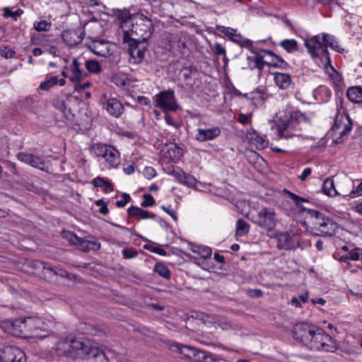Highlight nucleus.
I'll list each match as a JSON object with an SVG mask.
<instances>
[{
    "label": "nucleus",
    "mask_w": 362,
    "mask_h": 362,
    "mask_svg": "<svg viewBox=\"0 0 362 362\" xmlns=\"http://www.w3.org/2000/svg\"><path fill=\"white\" fill-rule=\"evenodd\" d=\"M133 18L134 16H131L129 13H124L119 15L118 20L119 21V26L124 34L132 25Z\"/></svg>",
    "instance_id": "obj_34"
},
{
    "label": "nucleus",
    "mask_w": 362,
    "mask_h": 362,
    "mask_svg": "<svg viewBox=\"0 0 362 362\" xmlns=\"http://www.w3.org/2000/svg\"><path fill=\"white\" fill-rule=\"evenodd\" d=\"M154 272L164 279H169L170 276V271L163 263L158 262L154 266Z\"/></svg>",
    "instance_id": "obj_39"
},
{
    "label": "nucleus",
    "mask_w": 362,
    "mask_h": 362,
    "mask_svg": "<svg viewBox=\"0 0 362 362\" xmlns=\"http://www.w3.org/2000/svg\"><path fill=\"white\" fill-rule=\"evenodd\" d=\"M58 83V78L56 76H50L47 80L42 82L39 86L40 89L42 90H48L51 87L57 85Z\"/></svg>",
    "instance_id": "obj_41"
},
{
    "label": "nucleus",
    "mask_w": 362,
    "mask_h": 362,
    "mask_svg": "<svg viewBox=\"0 0 362 362\" xmlns=\"http://www.w3.org/2000/svg\"><path fill=\"white\" fill-rule=\"evenodd\" d=\"M122 253L124 257L126 259L134 258L138 255L136 250H135L134 248H129V247L124 248L122 250Z\"/></svg>",
    "instance_id": "obj_50"
},
{
    "label": "nucleus",
    "mask_w": 362,
    "mask_h": 362,
    "mask_svg": "<svg viewBox=\"0 0 362 362\" xmlns=\"http://www.w3.org/2000/svg\"><path fill=\"white\" fill-rule=\"evenodd\" d=\"M27 317L17 319L14 321H6L2 325L6 332L17 337L28 338Z\"/></svg>",
    "instance_id": "obj_13"
},
{
    "label": "nucleus",
    "mask_w": 362,
    "mask_h": 362,
    "mask_svg": "<svg viewBox=\"0 0 362 362\" xmlns=\"http://www.w3.org/2000/svg\"><path fill=\"white\" fill-rule=\"evenodd\" d=\"M193 252L199 254L204 259H207L211 255V250L206 246H197L192 250Z\"/></svg>",
    "instance_id": "obj_44"
},
{
    "label": "nucleus",
    "mask_w": 362,
    "mask_h": 362,
    "mask_svg": "<svg viewBox=\"0 0 362 362\" xmlns=\"http://www.w3.org/2000/svg\"><path fill=\"white\" fill-rule=\"evenodd\" d=\"M346 95L352 103H362V88L358 86L351 87L347 90Z\"/></svg>",
    "instance_id": "obj_30"
},
{
    "label": "nucleus",
    "mask_w": 362,
    "mask_h": 362,
    "mask_svg": "<svg viewBox=\"0 0 362 362\" xmlns=\"http://www.w3.org/2000/svg\"><path fill=\"white\" fill-rule=\"evenodd\" d=\"M129 43L128 52L130 56L129 62L133 64L141 63L145 55L146 45L145 42L126 41Z\"/></svg>",
    "instance_id": "obj_19"
},
{
    "label": "nucleus",
    "mask_w": 362,
    "mask_h": 362,
    "mask_svg": "<svg viewBox=\"0 0 362 362\" xmlns=\"http://www.w3.org/2000/svg\"><path fill=\"white\" fill-rule=\"evenodd\" d=\"M221 134V129L218 127L209 129L199 128L195 139L201 142L211 141L218 137Z\"/></svg>",
    "instance_id": "obj_23"
},
{
    "label": "nucleus",
    "mask_w": 362,
    "mask_h": 362,
    "mask_svg": "<svg viewBox=\"0 0 362 362\" xmlns=\"http://www.w3.org/2000/svg\"><path fill=\"white\" fill-rule=\"evenodd\" d=\"M309 214L312 226L307 230L310 233L317 236H332L336 233L338 225L334 221L317 211L310 210Z\"/></svg>",
    "instance_id": "obj_2"
},
{
    "label": "nucleus",
    "mask_w": 362,
    "mask_h": 362,
    "mask_svg": "<svg viewBox=\"0 0 362 362\" xmlns=\"http://www.w3.org/2000/svg\"><path fill=\"white\" fill-rule=\"evenodd\" d=\"M111 81L119 88L129 86L131 83L128 76L122 72L115 73L111 77Z\"/></svg>",
    "instance_id": "obj_29"
},
{
    "label": "nucleus",
    "mask_w": 362,
    "mask_h": 362,
    "mask_svg": "<svg viewBox=\"0 0 362 362\" xmlns=\"http://www.w3.org/2000/svg\"><path fill=\"white\" fill-rule=\"evenodd\" d=\"M352 129V122L346 113H337L331 134L335 143L339 144L348 137Z\"/></svg>",
    "instance_id": "obj_6"
},
{
    "label": "nucleus",
    "mask_w": 362,
    "mask_h": 362,
    "mask_svg": "<svg viewBox=\"0 0 362 362\" xmlns=\"http://www.w3.org/2000/svg\"><path fill=\"white\" fill-rule=\"evenodd\" d=\"M216 358H217V356H216L211 353L206 351L204 361H203V362H216Z\"/></svg>",
    "instance_id": "obj_64"
},
{
    "label": "nucleus",
    "mask_w": 362,
    "mask_h": 362,
    "mask_svg": "<svg viewBox=\"0 0 362 362\" xmlns=\"http://www.w3.org/2000/svg\"><path fill=\"white\" fill-rule=\"evenodd\" d=\"M205 353H206L205 351L194 349V351L192 354V358L190 360H192L194 362H203V361H204Z\"/></svg>",
    "instance_id": "obj_48"
},
{
    "label": "nucleus",
    "mask_w": 362,
    "mask_h": 362,
    "mask_svg": "<svg viewBox=\"0 0 362 362\" xmlns=\"http://www.w3.org/2000/svg\"><path fill=\"white\" fill-rule=\"evenodd\" d=\"M16 158L21 162L42 171L48 172L50 169V165L48 162L45 161L42 157L35 154L20 152L16 155Z\"/></svg>",
    "instance_id": "obj_15"
},
{
    "label": "nucleus",
    "mask_w": 362,
    "mask_h": 362,
    "mask_svg": "<svg viewBox=\"0 0 362 362\" xmlns=\"http://www.w3.org/2000/svg\"><path fill=\"white\" fill-rule=\"evenodd\" d=\"M262 54H258L255 57H248L247 59L254 62L255 67L258 69H262L264 64L269 66H278L279 63H282V59L276 56L272 52L263 50Z\"/></svg>",
    "instance_id": "obj_14"
},
{
    "label": "nucleus",
    "mask_w": 362,
    "mask_h": 362,
    "mask_svg": "<svg viewBox=\"0 0 362 362\" xmlns=\"http://www.w3.org/2000/svg\"><path fill=\"white\" fill-rule=\"evenodd\" d=\"M312 173V169L310 168H307L303 170L301 175L298 176V178L302 181H305Z\"/></svg>",
    "instance_id": "obj_59"
},
{
    "label": "nucleus",
    "mask_w": 362,
    "mask_h": 362,
    "mask_svg": "<svg viewBox=\"0 0 362 362\" xmlns=\"http://www.w3.org/2000/svg\"><path fill=\"white\" fill-rule=\"evenodd\" d=\"M31 267L35 269H41L43 279L48 281H57L59 277L71 279V274L66 270L47 262L35 260L32 262Z\"/></svg>",
    "instance_id": "obj_8"
},
{
    "label": "nucleus",
    "mask_w": 362,
    "mask_h": 362,
    "mask_svg": "<svg viewBox=\"0 0 362 362\" xmlns=\"http://www.w3.org/2000/svg\"><path fill=\"white\" fill-rule=\"evenodd\" d=\"M88 49L95 55L107 58L113 54L115 46L103 40H95L88 45Z\"/></svg>",
    "instance_id": "obj_17"
},
{
    "label": "nucleus",
    "mask_w": 362,
    "mask_h": 362,
    "mask_svg": "<svg viewBox=\"0 0 362 362\" xmlns=\"http://www.w3.org/2000/svg\"><path fill=\"white\" fill-rule=\"evenodd\" d=\"M103 108L115 118L119 117L124 110L123 105L115 98L107 99L103 105Z\"/></svg>",
    "instance_id": "obj_22"
},
{
    "label": "nucleus",
    "mask_w": 362,
    "mask_h": 362,
    "mask_svg": "<svg viewBox=\"0 0 362 362\" xmlns=\"http://www.w3.org/2000/svg\"><path fill=\"white\" fill-rule=\"evenodd\" d=\"M236 43L245 47H250L252 45V42L250 40L244 38L242 35L241 39H238V41Z\"/></svg>",
    "instance_id": "obj_61"
},
{
    "label": "nucleus",
    "mask_w": 362,
    "mask_h": 362,
    "mask_svg": "<svg viewBox=\"0 0 362 362\" xmlns=\"http://www.w3.org/2000/svg\"><path fill=\"white\" fill-rule=\"evenodd\" d=\"M52 26V23L45 20L35 22L33 25L34 28L39 32L48 31Z\"/></svg>",
    "instance_id": "obj_45"
},
{
    "label": "nucleus",
    "mask_w": 362,
    "mask_h": 362,
    "mask_svg": "<svg viewBox=\"0 0 362 362\" xmlns=\"http://www.w3.org/2000/svg\"><path fill=\"white\" fill-rule=\"evenodd\" d=\"M155 106L159 107L165 112H174L179 108L173 90H167L156 95L154 98Z\"/></svg>",
    "instance_id": "obj_11"
},
{
    "label": "nucleus",
    "mask_w": 362,
    "mask_h": 362,
    "mask_svg": "<svg viewBox=\"0 0 362 362\" xmlns=\"http://www.w3.org/2000/svg\"><path fill=\"white\" fill-rule=\"evenodd\" d=\"M218 30L235 42H237L238 39H241V35L237 33V30L232 28L218 26Z\"/></svg>",
    "instance_id": "obj_35"
},
{
    "label": "nucleus",
    "mask_w": 362,
    "mask_h": 362,
    "mask_svg": "<svg viewBox=\"0 0 362 362\" xmlns=\"http://www.w3.org/2000/svg\"><path fill=\"white\" fill-rule=\"evenodd\" d=\"M128 214L131 216H137L141 219H147L154 216L153 214H151L148 211L133 206L128 209Z\"/></svg>",
    "instance_id": "obj_32"
},
{
    "label": "nucleus",
    "mask_w": 362,
    "mask_h": 362,
    "mask_svg": "<svg viewBox=\"0 0 362 362\" xmlns=\"http://www.w3.org/2000/svg\"><path fill=\"white\" fill-rule=\"evenodd\" d=\"M289 197L295 202L296 205H299L300 202H306L305 198L300 197L291 192H288Z\"/></svg>",
    "instance_id": "obj_56"
},
{
    "label": "nucleus",
    "mask_w": 362,
    "mask_h": 362,
    "mask_svg": "<svg viewBox=\"0 0 362 362\" xmlns=\"http://www.w3.org/2000/svg\"><path fill=\"white\" fill-rule=\"evenodd\" d=\"M322 190L325 194L329 197H334L339 194L335 188L334 180L329 177L324 181Z\"/></svg>",
    "instance_id": "obj_33"
},
{
    "label": "nucleus",
    "mask_w": 362,
    "mask_h": 362,
    "mask_svg": "<svg viewBox=\"0 0 362 362\" xmlns=\"http://www.w3.org/2000/svg\"><path fill=\"white\" fill-rule=\"evenodd\" d=\"M144 175L146 178L150 180L156 176V172L152 167H146L144 170Z\"/></svg>",
    "instance_id": "obj_53"
},
{
    "label": "nucleus",
    "mask_w": 362,
    "mask_h": 362,
    "mask_svg": "<svg viewBox=\"0 0 362 362\" xmlns=\"http://www.w3.org/2000/svg\"><path fill=\"white\" fill-rule=\"evenodd\" d=\"M23 13V11L21 8L15 11H12L9 8L6 7L4 8L3 16L4 18L11 17L16 21Z\"/></svg>",
    "instance_id": "obj_43"
},
{
    "label": "nucleus",
    "mask_w": 362,
    "mask_h": 362,
    "mask_svg": "<svg viewBox=\"0 0 362 362\" xmlns=\"http://www.w3.org/2000/svg\"><path fill=\"white\" fill-rule=\"evenodd\" d=\"M53 324L52 320L39 317H27L28 338H44L48 336L52 332Z\"/></svg>",
    "instance_id": "obj_5"
},
{
    "label": "nucleus",
    "mask_w": 362,
    "mask_h": 362,
    "mask_svg": "<svg viewBox=\"0 0 362 362\" xmlns=\"http://www.w3.org/2000/svg\"><path fill=\"white\" fill-rule=\"evenodd\" d=\"M250 230V225L243 218H239L236 222V235L243 236Z\"/></svg>",
    "instance_id": "obj_38"
},
{
    "label": "nucleus",
    "mask_w": 362,
    "mask_h": 362,
    "mask_svg": "<svg viewBox=\"0 0 362 362\" xmlns=\"http://www.w3.org/2000/svg\"><path fill=\"white\" fill-rule=\"evenodd\" d=\"M24 352L16 346H6L0 350V362H25Z\"/></svg>",
    "instance_id": "obj_16"
},
{
    "label": "nucleus",
    "mask_w": 362,
    "mask_h": 362,
    "mask_svg": "<svg viewBox=\"0 0 362 362\" xmlns=\"http://www.w3.org/2000/svg\"><path fill=\"white\" fill-rule=\"evenodd\" d=\"M194 349L195 348L194 347L184 346L180 344H174L171 345L172 351L179 352L184 358L189 360L192 358Z\"/></svg>",
    "instance_id": "obj_31"
},
{
    "label": "nucleus",
    "mask_w": 362,
    "mask_h": 362,
    "mask_svg": "<svg viewBox=\"0 0 362 362\" xmlns=\"http://www.w3.org/2000/svg\"><path fill=\"white\" fill-rule=\"evenodd\" d=\"M161 209L165 211L166 213H168L173 218L174 221H177V214L175 213V211L174 210H172L170 209V206L169 207H166L165 206H161Z\"/></svg>",
    "instance_id": "obj_62"
},
{
    "label": "nucleus",
    "mask_w": 362,
    "mask_h": 362,
    "mask_svg": "<svg viewBox=\"0 0 362 362\" xmlns=\"http://www.w3.org/2000/svg\"><path fill=\"white\" fill-rule=\"evenodd\" d=\"M251 115L240 114L238 117V121L242 124H246L250 122Z\"/></svg>",
    "instance_id": "obj_58"
},
{
    "label": "nucleus",
    "mask_w": 362,
    "mask_h": 362,
    "mask_svg": "<svg viewBox=\"0 0 362 362\" xmlns=\"http://www.w3.org/2000/svg\"><path fill=\"white\" fill-rule=\"evenodd\" d=\"M73 83H74V90L78 92L88 89L92 85V83L90 81L82 82V81L73 82Z\"/></svg>",
    "instance_id": "obj_49"
},
{
    "label": "nucleus",
    "mask_w": 362,
    "mask_h": 362,
    "mask_svg": "<svg viewBox=\"0 0 362 362\" xmlns=\"http://www.w3.org/2000/svg\"><path fill=\"white\" fill-rule=\"evenodd\" d=\"M83 252H89L90 250H98L100 248V243L95 240L78 238V241L75 245Z\"/></svg>",
    "instance_id": "obj_25"
},
{
    "label": "nucleus",
    "mask_w": 362,
    "mask_h": 362,
    "mask_svg": "<svg viewBox=\"0 0 362 362\" xmlns=\"http://www.w3.org/2000/svg\"><path fill=\"white\" fill-rule=\"evenodd\" d=\"M254 142L259 149H263L268 146V142L263 137L259 136H256L254 139Z\"/></svg>",
    "instance_id": "obj_51"
},
{
    "label": "nucleus",
    "mask_w": 362,
    "mask_h": 362,
    "mask_svg": "<svg viewBox=\"0 0 362 362\" xmlns=\"http://www.w3.org/2000/svg\"><path fill=\"white\" fill-rule=\"evenodd\" d=\"M78 357L85 362H108L103 350L89 341H84Z\"/></svg>",
    "instance_id": "obj_10"
},
{
    "label": "nucleus",
    "mask_w": 362,
    "mask_h": 362,
    "mask_svg": "<svg viewBox=\"0 0 362 362\" xmlns=\"http://www.w3.org/2000/svg\"><path fill=\"white\" fill-rule=\"evenodd\" d=\"M297 233L292 231H274L269 237L276 240V248L280 250H293L300 247V243L296 240Z\"/></svg>",
    "instance_id": "obj_9"
},
{
    "label": "nucleus",
    "mask_w": 362,
    "mask_h": 362,
    "mask_svg": "<svg viewBox=\"0 0 362 362\" xmlns=\"http://www.w3.org/2000/svg\"><path fill=\"white\" fill-rule=\"evenodd\" d=\"M168 174L173 176L179 183L189 187H195L197 184V180L193 176L187 174L180 168H173Z\"/></svg>",
    "instance_id": "obj_21"
},
{
    "label": "nucleus",
    "mask_w": 362,
    "mask_h": 362,
    "mask_svg": "<svg viewBox=\"0 0 362 362\" xmlns=\"http://www.w3.org/2000/svg\"><path fill=\"white\" fill-rule=\"evenodd\" d=\"M84 340L63 339L59 341L55 345L56 351L58 354L76 355L78 356L79 352L83 347Z\"/></svg>",
    "instance_id": "obj_12"
},
{
    "label": "nucleus",
    "mask_w": 362,
    "mask_h": 362,
    "mask_svg": "<svg viewBox=\"0 0 362 362\" xmlns=\"http://www.w3.org/2000/svg\"><path fill=\"white\" fill-rule=\"evenodd\" d=\"M106 180L101 177H97L93 180V184L95 187H102L106 182Z\"/></svg>",
    "instance_id": "obj_60"
},
{
    "label": "nucleus",
    "mask_w": 362,
    "mask_h": 362,
    "mask_svg": "<svg viewBox=\"0 0 362 362\" xmlns=\"http://www.w3.org/2000/svg\"><path fill=\"white\" fill-rule=\"evenodd\" d=\"M251 221L265 230L268 237L274 233L278 223L275 210L266 206L262 207L257 214L252 216Z\"/></svg>",
    "instance_id": "obj_4"
},
{
    "label": "nucleus",
    "mask_w": 362,
    "mask_h": 362,
    "mask_svg": "<svg viewBox=\"0 0 362 362\" xmlns=\"http://www.w3.org/2000/svg\"><path fill=\"white\" fill-rule=\"evenodd\" d=\"M144 200L141 202V206L143 207H148L151 206L155 204V199H153V196L147 194L144 195Z\"/></svg>",
    "instance_id": "obj_52"
},
{
    "label": "nucleus",
    "mask_w": 362,
    "mask_h": 362,
    "mask_svg": "<svg viewBox=\"0 0 362 362\" xmlns=\"http://www.w3.org/2000/svg\"><path fill=\"white\" fill-rule=\"evenodd\" d=\"M308 52L313 57H317L320 54L327 55L328 52L323 43L322 37L315 35L305 42Z\"/></svg>",
    "instance_id": "obj_20"
},
{
    "label": "nucleus",
    "mask_w": 362,
    "mask_h": 362,
    "mask_svg": "<svg viewBox=\"0 0 362 362\" xmlns=\"http://www.w3.org/2000/svg\"><path fill=\"white\" fill-rule=\"evenodd\" d=\"M64 42L69 46L80 43L83 38L75 30H65L62 35Z\"/></svg>",
    "instance_id": "obj_27"
},
{
    "label": "nucleus",
    "mask_w": 362,
    "mask_h": 362,
    "mask_svg": "<svg viewBox=\"0 0 362 362\" xmlns=\"http://www.w3.org/2000/svg\"><path fill=\"white\" fill-rule=\"evenodd\" d=\"M280 45L288 52L297 50V42L293 40H285L281 42Z\"/></svg>",
    "instance_id": "obj_42"
},
{
    "label": "nucleus",
    "mask_w": 362,
    "mask_h": 362,
    "mask_svg": "<svg viewBox=\"0 0 362 362\" xmlns=\"http://www.w3.org/2000/svg\"><path fill=\"white\" fill-rule=\"evenodd\" d=\"M130 200H131L130 196L127 194H124L123 199H120V200H117L116 202V205L120 208L124 207Z\"/></svg>",
    "instance_id": "obj_55"
},
{
    "label": "nucleus",
    "mask_w": 362,
    "mask_h": 362,
    "mask_svg": "<svg viewBox=\"0 0 362 362\" xmlns=\"http://www.w3.org/2000/svg\"><path fill=\"white\" fill-rule=\"evenodd\" d=\"M168 153L170 157L174 156L175 158L178 159L181 156V149L174 146L168 149Z\"/></svg>",
    "instance_id": "obj_57"
},
{
    "label": "nucleus",
    "mask_w": 362,
    "mask_h": 362,
    "mask_svg": "<svg viewBox=\"0 0 362 362\" xmlns=\"http://www.w3.org/2000/svg\"><path fill=\"white\" fill-rule=\"evenodd\" d=\"M91 150L95 156L104 159L110 168H117L119 165L120 155L112 146L95 144L92 146Z\"/></svg>",
    "instance_id": "obj_7"
},
{
    "label": "nucleus",
    "mask_w": 362,
    "mask_h": 362,
    "mask_svg": "<svg viewBox=\"0 0 362 362\" xmlns=\"http://www.w3.org/2000/svg\"><path fill=\"white\" fill-rule=\"evenodd\" d=\"M291 128V124H286L284 123L280 124L277 127V132L280 138L288 139L296 134H291L289 132V129Z\"/></svg>",
    "instance_id": "obj_40"
},
{
    "label": "nucleus",
    "mask_w": 362,
    "mask_h": 362,
    "mask_svg": "<svg viewBox=\"0 0 362 362\" xmlns=\"http://www.w3.org/2000/svg\"><path fill=\"white\" fill-rule=\"evenodd\" d=\"M348 261H358L362 257V250L358 247L354 248L346 254Z\"/></svg>",
    "instance_id": "obj_46"
},
{
    "label": "nucleus",
    "mask_w": 362,
    "mask_h": 362,
    "mask_svg": "<svg viewBox=\"0 0 362 362\" xmlns=\"http://www.w3.org/2000/svg\"><path fill=\"white\" fill-rule=\"evenodd\" d=\"M214 52L216 53V54L223 55L224 57V58L226 59V49L220 43H216L214 45Z\"/></svg>",
    "instance_id": "obj_54"
},
{
    "label": "nucleus",
    "mask_w": 362,
    "mask_h": 362,
    "mask_svg": "<svg viewBox=\"0 0 362 362\" xmlns=\"http://www.w3.org/2000/svg\"><path fill=\"white\" fill-rule=\"evenodd\" d=\"M328 61L329 66L326 67L327 72L329 75L330 80L332 81L334 86L337 88H341L343 86V79L341 76L331 66L330 59L328 56H326Z\"/></svg>",
    "instance_id": "obj_26"
},
{
    "label": "nucleus",
    "mask_w": 362,
    "mask_h": 362,
    "mask_svg": "<svg viewBox=\"0 0 362 362\" xmlns=\"http://www.w3.org/2000/svg\"><path fill=\"white\" fill-rule=\"evenodd\" d=\"M314 328L315 326L305 323L296 324L293 327V337L296 341L301 342L306 346L307 343L310 339V335L313 332Z\"/></svg>",
    "instance_id": "obj_18"
},
{
    "label": "nucleus",
    "mask_w": 362,
    "mask_h": 362,
    "mask_svg": "<svg viewBox=\"0 0 362 362\" xmlns=\"http://www.w3.org/2000/svg\"><path fill=\"white\" fill-rule=\"evenodd\" d=\"M333 257L337 261L349 264L346 255H340L339 252L334 254Z\"/></svg>",
    "instance_id": "obj_63"
},
{
    "label": "nucleus",
    "mask_w": 362,
    "mask_h": 362,
    "mask_svg": "<svg viewBox=\"0 0 362 362\" xmlns=\"http://www.w3.org/2000/svg\"><path fill=\"white\" fill-rule=\"evenodd\" d=\"M274 76L275 83L279 88L285 90L290 86L291 78L289 74L276 72Z\"/></svg>",
    "instance_id": "obj_28"
},
{
    "label": "nucleus",
    "mask_w": 362,
    "mask_h": 362,
    "mask_svg": "<svg viewBox=\"0 0 362 362\" xmlns=\"http://www.w3.org/2000/svg\"><path fill=\"white\" fill-rule=\"evenodd\" d=\"M306 346L311 350L333 352L336 349V342L322 329L315 327Z\"/></svg>",
    "instance_id": "obj_3"
},
{
    "label": "nucleus",
    "mask_w": 362,
    "mask_h": 362,
    "mask_svg": "<svg viewBox=\"0 0 362 362\" xmlns=\"http://www.w3.org/2000/svg\"><path fill=\"white\" fill-rule=\"evenodd\" d=\"M85 67L91 74H98L102 71L100 64L95 59L86 61Z\"/></svg>",
    "instance_id": "obj_37"
},
{
    "label": "nucleus",
    "mask_w": 362,
    "mask_h": 362,
    "mask_svg": "<svg viewBox=\"0 0 362 362\" xmlns=\"http://www.w3.org/2000/svg\"><path fill=\"white\" fill-rule=\"evenodd\" d=\"M322 40L325 45V48L327 49V47H329L334 51L341 52V49L338 45L337 42L335 40L334 36L327 34H323Z\"/></svg>",
    "instance_id": "obj_36"
},
{
    "label": "nucleus",
    "mask_w": 362,
    "mask_h": 362,
    "mask_svg": "<svg viewBox=\"0 0 362 362\" xmlns=\"http://www.w3.org/2000/svg\"><path fill=\"white\" fill-rule=\"evenodd\" d=\"M63 238L66 239L71 244L75 245L77 241H78V237L74 233L69 230H63L62 233Z\"/></svg>",
    "instance_id": "obj_47"
},
{
    "label": "nucleus",
    "mask_w": 362,
    "mask_h": 362,
    "mask_svg": "<svg viewBox=\"0 0 362 362\" xmlns=\"http://www.w3.org/2000/svg\"><path fill=\"white\" fill-rule=\"evenodd\" d=\"M153 30L151 20L144 14H137L134 16L132 25L125 31L124 41L146 42L151 37Z\"/></svg>",
    "instance_id": "obj_1"
},
{
    "label": "nucleus",
    "mask_w": 362,
    "mask_h": 362,
    "mask_svg": "<svg viewBox=\"0 0 362 362\" xmlns=\"http://www.w3.org/2000/svg\"><path fill=\"white\" fill-rule=\"evenodd\" d=\"M79 60L80 58H74L70 65L71 74L69 76V79L71 83L83 81L87 76V74L80 68L81 63Z\"/></svg>",
    "instance_id": "obj_24"
}]
</instances>
